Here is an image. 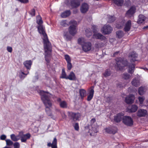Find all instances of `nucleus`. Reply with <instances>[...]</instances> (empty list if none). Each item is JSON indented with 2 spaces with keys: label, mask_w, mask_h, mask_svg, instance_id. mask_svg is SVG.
Masks as SVG:
<instances>
[{
  "label": "nucleus",
  "mask_w": 148,
  "mask_h": 148,
  "mask_svg": "<svg viewBox=\"0 0 148 148\" xmlns=\"http://www.w3.org/2000/svg\"><path fill=\"white\" fill-rule=\"evenodd\" d=\"M36 21L37 23L39 25L38 27V31L40 34H42L43 37V40L45 49V60L47 63H49L51 56L50 53L51 51V45L45 33V29L42 25L43 21L40 16H37Z\"/></svg>",
  "instance_id": "1"
},
{
  "label": "nucleus",
  "mask_w": 148,
  "mask_h": 148,
  "mask_svg": "<svg viewBox=\"0 0 148 148\" xmlns=\"http://www.w3.org/2000/svg\"><path fill=\"white\" fill-rule=\"evenodd\" d=\"M138 55L135 52H132L129 54V58L130 60L131 64H128V72L130 74H132L134 71L135 64L134 62L137 60Z\"/></svg>",
  "instance_id": "2"
},
{
  "label": "nucleus",
  "mask_w": 148,
  "mask_h": 148,
  "mask_svg": "<svg viewBox=\"0 0 148 148\" xmlns=\"http://www.w3.org/2000/svg\"><path fill=\"white\" fill-rule=\"evenodd\" d=\"M40 94L41 96V99L44 104L46 108H50L52 106L51 101L49 99L50 94L48 92L41 91Z\"/></svg>",
  "instance_id": "3"
},
{
  "label": "nucleus",
  "mask_w": 148,
  "mask_h": 148,
  "mask_svg": "<svg viewBox=\"0 0 148 148\" xmlns=\"http://www.w3.org/2000/svg\"><path fill=\"white\" fill-rule=\"evenodd\" d=\"M78 43L81 45L83 50L87 52L90 51L91 48L92 44L90 42H86L84 38H79L78 40Z\"/></svg>",
  "instance_id": "4"
},
{
  "label": "nucleus",
  "mask_w": 148,
  "mask_h": 148,
  "mask_svg": "<svg viewBox=\"0 0 148 148\" xmlns=\"http://www.w3.org/2000/svg\"><path fill=\"white\" fill-rule=\"evenodd\" d=\"M116 60V63L115 65V68L117 70H121L123 67L128 65L126 60H123L120 58L117 59Z\"/></svg>",
  "instance_id": "5"
},
{
  "label": "nucleus",
  "mask_w": 148,
  "mask_h": 148,
  "mask_svg": "<svg viewBox=\"0 0 148 148\" xmlns=\"http://www.w3.org/2000/svg\"><path fill=\"white\" fill-rule=\"evenodd\" d=\"M77 22L74 20H71L69 22V24L71 25L68 29L69 34L73 36H74L77 32V28L76 25Z\"/></svg>",
  "instance_id": "6"
},
{
  "label": "nucleus",
  "mask_w": 148,
  "mask_h": 148,
  "mask_svg": "<svg viewBox=\"0 0 148 148\" xmlns=\"http://www.w3.org/2000/svg\"><path fill=\"white\" fill-rule=\"evenodd\" d=\"M68 116L71 120L72 122H75L79 120L81 118V114L79 112H68Z\"/></svg>",
  "instance_id": "7"
},
{
  "label": "nucleus",
  "mask_w": 148,
  "mask_h": 148,
  "mask_svg": "<svg viewBox=\"0 0 148 148\" xmlns=\"http://www.w3.org/2000/svg\"><path fill=\"white\" fill-rule=\"evenodd\" d=\"M123 122L125 125L128 126H131L133 125V120L130 116H124Z\"/></svg>",
  "instance_id": "8"
},
{
  "label": "nucleus",
  "mask_w": 148,
  "mask_h": 148,
  "mask_svg": "<svg viewBox=\"0 0 148 148\" xmlns=\"http://www.w3.org/2000/svg\"><path fill=\"white\" fill-rule=\"evenodd\" d=\"M112 30V27L109 25H105L101 29L102 33L105 34L111 33Z\"/></svg>",
  "instance_id": "9"
},
{
  "label": "nucleus",
  "mask_w": 148,
  "mask_h": 148,
  "mask_svg": "<svg viewBox=\"0 0 148 148\" xmlns=\"http://www.w3.org/2000/svg\"><path fill=\"white\" fill-rule=\"evenodd\" d=\"M135 99L134 95H130L127 96L125 99V102L128 104H131L133 103Z\"/></svg>",
  "instance_id": "10"
},
{
  "label": "nucleus",
  "mask_w": 148,
  "mask_h": 148,
  "mask_svg": "<svg viewBox=\"0 0 148 148\" xmlns=\"http://www.w3.org/2000/svg\"><path fill=\"white\" fill-rule=\"evenodd\" d=\"M124 117V114L123 113H119L114 116V121L117 123L119 122L122 120H123Z\"/></svg>",
  "instance_id": "11"
},
{
  "label": "nucleus",
  "mask_w": 148,
  "mask_h": 148,
  "mask_svg": "<svg viewBox=\"0 0 148 148\" xmlns=\"http://www.w3.org/2000/svg\"><path fill=\"white\" fill-rule=\"evenodd\" d=\"M135 10L136 8L135 7H132L126 13V16L129 17L132 16L135 13Z\"/></svg>",
  "instance_id": "12"
},
{
  "label": "nucleus",
  "mask_w": 148,
  "mask_h": 148,
  "mask_svg": "<svg viewBox=\"0 0 148 148\" xmlns=\"http://www.w3.org/2000/svg\"><path fill=\"white\" fill-rule=\"evenodd\" d=\"M147 114V111L146 110L140 109L138 110L137 113V115L140 117L145 116Z\"/></svg>",
  "instance_id": "13"
},
{
  "label": "nucleus",
  "mask_w": 148,
  "mask_h": 148,
  "mask_svg": "<svg viewBox=\"0 0 148 148\" xmlns=\"http://www.w3.org/2000/svg\"><path fill=\"white\" fill-rule=\"evenodd\" d=\"M88 4L86 3H84L82 5L80 10L82 13H84L88 11Z\"/></svg>",
  "instance_id": "14"
},
{
  "label": "nucleus",
  "mask_w": 148,
  "mask_h": 148,
  "mask_svg": "<svg viewBox=\"0 0 148 148\" xmlns=\"http://www.w3.org/2000/svg\"><path fill=\"white\" fill-rule=\"evenodd\" d=\"M131 26V21L130 20L128 21L125 24L124 28V30L126 32L129 31Z\"/></svg>",
  "instance_id": "15"
},
{
  "label": "nucleus",
  "mask_w": 148,
  "mask_h": 148,
  "mask_svg": "<svg viewBox=\"0 0 148 148\" xmlns=\"http://www.w3.org/2000/svg\"><path fill=\"white\" fill-rule=\"evenodd\" d=\"M106 132L110 134H114L117 132V128L115 127L107 128L105 129Z\"/></svg>",
  "instance_id": "16"
},
{
  "label": "nucleus",
  "mask_w": 148,
  "mask_h": 148,
  "mask_svg": "<svg viewBox=\"0 0 148 148\" xmlns=\"http://www.w3.org/2000/svg\"><path fill=\"white\" fill-rule=\"evenodd\" d=\"M93 37L94 38L100 39L101 40H104L106 38L104 36L99 33L94 34Z\"/></svg>",
  "instance_id": "17"
},
{
  "label": "nucleus",
  "mask_w": 148,
  "mask_h": 148,
  "mask_svg": "<svg viewBox=\"0 0 148 148\" xmlns=\"http://www.w3.org/2000/svg\"><path fill=\"white\" fill-rule=\"evenodd\" d=\"M31 135L29 133L23 134L21 137V141L22 142H25L27 139L30 138Z\"/></svg>",
  "instance_id": "18"
},
{
  "label": "nucleus",
  "mask_w": 148,
  "mask_h": 148,
  "mask_svg": "<svg viewBox=\"0 0 148 148\" xmlns=\"http://www.w3.org/2000/svg\"><path fill=\"white\" fill-rule=\"evenodd\" d=\"M32 64V62L31 60H27L23 62V64L27 69V71L30 69Z\"/></svg>",
  "instance_id": "19"
},
{
  "label": "nucleus",
  "mask_w": 148,
  "mask_h": 148,
  "mask_svg": "<svg viewBox=\"0 0 148 148\" xmlns=\"http://www.w3.org/2000/svg\"><path fill=\"white\" fill-rule=\"evenodd\" d=\"M138 108V107L137 106L133 105L128 107V111L129 112H135L137 110Z\"/></svg>",
  "instance_id": "20"
},
{
  "label": "nucleus",
  "mask_w": 148,
  "mask_h": 148,
  "mask_svg": "<svg viewBox=\"0 0 148 148\" xmlns=\"http://www.w3.org/2000/svg\"><path fill=\"white\" fill-rule=\"evenodd\" d=\"M80 5L79 0H71V5L73 8H76Z\"/></svg>",
  "instance_id": "21"
},
{
  "label": "nucleus",
  "mask_w": 148,
  "mask_h": 148,
  "mask_svg": "<svg viewBox=\"0 0 148 148\" xmlns=\"http://www.w3.org/2000/svg\"><path fill=\"white\" fill-rule=\"evenodd\" d=\"M57 140L56 138H54L53 139L52 144L51 143H48L47 145L48 146L52 147V148H57Z\"/></svg>",
  "instance_id": "22"
},
{
  "label": "nucleus",
  "mask_w": 148,
  "mask_h": 148,
  "mask_svg": "<svg viewBox=\"0 0 148 148\" xmlns=\"http://www.w3.org/2000/svg\"><path fill=\"white\" fill-rule=\"evenodd\" d=\"M93 88L94 87L92 86V87L91 88V90H90L89 92V95L88 96L87 100L88 101H89L90 100H91V99H92L93 97L94 92V90L93 89Z\"/></svg>",
  "instance_id": "23"
},
{
  "label": "nucleus",
  "mask_w": 148,
  "mask_h": 148,
  "mask_svg": "<svg viewBox=\"0 0 148 148\" xmlns=\"http://www.w3.org/2000/svg\"><path fill=\"white\" fill-rule=\"evenodd\" d=\"M76 78L75 75L73 72H71L69 75L67 76L66 79H69L70 80H74Z\"/></svg>",
  "instance_id": "24"
},
{
  "label": "nucleus",
  "mask_w": 148,
  "mask_h": 148,
  "mask_svg": "<svg viewBox=\"0 0 148 148\" xmlns=\"http://www.w3.org/2000/svg\"><path fill=\"white\" fill-rule=\"evenodd\" d=\"M132 85L138 87L140 85V81L139 80L136 78L133 79L131 82Z\"/></svg>",
  "instance_id": "25"
},
{
  "label": "nucleus",
  "mask_w": 148,
  "mask_h": 148,
  "mask_svg": "<svg viewBox=\"0 0 148 148\" xmlns=\"http://www.w3.org/2000/svg\"><path fill=\"white\" fill-rule=\"evenodd\" d=\"M145 17L143 15H140L139 16L137 23L138 24H141L144 22L145 19Z\"/></svg>",
  "instance_id": "26"
},
{
  "label": "nucleus",
  "mask_w": 148,
  "mask_h": 148,
  "mask_svg": "<svg viewBox=\"0 0 148 148\" xmlns=\"http://www.w3.org/2000/svg\"><path fill=\"white\" fill-rule=\"evenodd\" d=\"M114 3L118 6H122L124 2L123 0H113Z\"/></svg>",
  "instance_id": "27"
},
{
  "label": "nucleus",
  "mask_w": 148,
  "mask_h": 148,
  "mask_svg": "<svg viewBox=\"0 0 148 148\" xmlns=\"http://www.w3.org/2000/svg\"><path fill=\"white\" fill-rule=\"evenodd\" d=\"M60 106L61 108H66L67 107V104L65 101H62L60 102Z\"/></svg>",
  "instance_id": "28"
},
{
  "label": "nucleus",
  "mask_w": 148,
  "mask_h": 148,
  "mask_svg": "<svg viewBox=\"0 0 148 148\" xmlns=\"http://www.w3.org/2000/svg\"><path fill=\"white\" fill-rule=\"evenodd\" d=\"M71 14L70 10H68L63 12L61 14V16L63 18H65L67 16H69Z\"/></svg>",
  "instance_id": "29"
},
{
  "label": "nucleus",
  "mask_w": 148,
  "mask_h": 148,
  "mask_svg": "<svg viewBox=\"0 0 148 148\" xmlns=\"http://www.w3.org/2000/svg\"><path fill=\"white\" fill-rule=\"evenodd\" d=\"M124 35L123 31L119 30L116 32V36L119 38H122Z\"/></svg>",
  "instance_id": "30"
},
{
  "label": "nucleus",
  "mask_w": 148,
  "mask_h": 148,
  "mask_svg": "<svg viewBox=\"0 0 148 148\" xmlns=\"http://www.w3.org/2000/svg\"><path fill=\"white\" fill-rule=\"evenodd\" d=\"M86 91L83 89H81L79 90V94L82 99L86 96Z\"/></svg>",
  "instance_id": "31"
},
{
  "label": "nucleus",
  "mask_w": 148,
  "mask_h": 148,
  "mask_svg": "<svg viewBox=\"0 0 148 148\" xmlns=\"http://www.w3.org/2000/svg\"><path fill=\"white\" fill-rule=\"evenodd\" d=\"M145 89L143 87H140L138 90V92L140 95H143L145 92Z\"/></svg>",
  "instance_id": "32"
},
{
  "label": "nucleus",
  "mask_w": 148,
  "mask_h": 148,
  "mask_svg": "<svg viewBox=\"0 0 148 148\" xmlns=\"http://www.w3.org/2000/svg\"><path fill=\"white\" fill-rule=\"evenodd\" d=\"M108 22L111 23L114 22L115 20L114 17L113 16L108 15Z\"/></svg>",
  "instance_id": "33"
},
{
  "label": "nucleus",
  "mask_w": 148,
  "mask_h": 148,
  "mask_svg": "<svg viewBox=\"0 0 148 148\" xmlns=\"http://www.w3.org/2000/svg\"><path fill=\"white\" fill-rule=\"evenodd\" d=\"M18 137V136H16L14 134H12L10 135L11 139L14 141H17L19 139Z\"/></svg>",
  "instance_id": "34"
},
{
  "label": "nucleus",
  "mask_w": 148,
  "mask_h": 148,
  "mask_svg": "<svg viewBox=\"0 0 148 148\" xmlns=\"http://www.w3.org/2000/svg\"><path fill=\"white\" fill-rule=\"evenodd\" d=\"M86 35L87 36L89 37L92 35V32L91 30L90 29H87L85 31Z\"/></svg>",
  "instance_id": "35"
},
{
  "label": "nucleus",
  "mask_w": 148,
  "mask_h": 148,
  "mask_svg": "<svg viewBox=\"0 0 148 148\" xmlns=\"http://www.w3.org/2000/svg\"><path fill=\"white\" fill-rule=\"evenodd\" d=\"M122 77L124 79L127 80L130 78V75L127 73H124L122 75Z\"/></svg>",
  "instance_id": "36"
},
{
  "label": "nucleus",
  "mask_w": 148,
  "mask_h": 148,
  "mask_svg": "<svg viewBox=\"0 0 148 148\" xmlns=\"http://www.w3.org/2000/svg\"><path fill=\"white\" fill-rule=\"evenodd\" d=\"M45 111L47 114L49 116H50L52 118L53 116V115L51 113L50 108H46Z\"/></svg>",
  "instance_id": "37"
},
{
  "label": "nucleus",
  "mask_w": 148,
  "mask_h": 148,
  "mask_svg": "<svg viewBox=\"0 0 148 148\" xmlns=\"http://www.w3.org/2000/svg\"><path fill=\"white\" fill-rule=\"evenodd\" d=\"M29 73V71H27V73H25L24 72L22 71L21 72V73H20V77L21 78L24 79L25 76L24 75H26Z\"/></svg>",
  "instance_id": "38"
},
{
  "label": "nucleus",
  "mask_w": 148,
  "mask_h": 148,
  "mask_svg": "<svg viewBox=\"0 0 148 148\" xmlns=\"http://www.w3.org/2000/svg\"><path fill=\"white\" fill-rule=\"evenodd\" d=\"M111 74L110 71L109 70H106L103 73V75L105 77L109 76Z\"/></svg>",
  "instance_id": "39"
},
{
  "label": "nucleus",
  "mask_w": 148,
  "mask_h": 148,
  "mask_svg": "<svg viewBox=\"0 0 148 148\" xmlns=\"http://www.w3.org/2000/svg\"><path fill=\"white\" fill-rule=\"evenodd\" d=\"M64 37L67 41L70 40L71 39V36L68 34L67 33H66L64 34Z\"/></svg>",
  "instance_id": "40"
},
{
  "label": "nucleus",
  "mask_w": 148,
  "mask_h": 148,
  "mask_svg": "<svg viewBox=\"0 0 148 148\" xmlns=\"http://www.w3.org/2000/svg\"><path fill=\"white\" fill-rule=\"evenodd\" d=\"M61 77L62 78H65L66 79H67V76H66V73L64 69H62V70Z\"/></svg>",
  "instance_id": "41"
},
{
  "label": "nucleus",
  "mask_w": 148,
  "mask_h": 148,
  "mask_svg": "<svg viewBox=\"0 0 148 148\" xmlns=\"http://www.w3.org/2000/svg\"><path fill=\"white\" fill-rule=\"evenodd\" d=\"M6 145L8 146H11L13 145V142L10 139H6L5 140Z\"/></svg>",
  "instance_id": "42"
},
{
  "label": "nucleus",
  "mask_w": 148,
  "mask_h": 148,
  "mask_svg": "<svg viewBox=\"0 0 148 148\" xmlns=\"http://www.w3.org/2000/svg\"><path fill=\"white\" fill-rule=\"evenodd\" d=\"M65 59L67 62H71V60L70 56L67 55H66L64 56Z\"/></svg>",
  "instance_id": "43"
},
{
  "label": "nucleus",
  "mask_w": 148,
  "mask_h": 148,
  "mask_svg": "<svg viewBox=\"0 0 148 148\" xmlns=\"http://www.w3.org/2000/svg\"><path fill=\"white\" fill-rule=\"evenodd\" d=\"M145 98L144 97H138V99L140 101V103L142 104L143 103V101H144Z\"/></svg>",
  "instance_id": "44"
},
{
  "label": "nucleus",
  "mask_w": 148,
  "mask_h": 148,
  "mask_svg": "<svg viewBox=\"0 0 148 148\" xmlns=\"http://www.w3.org/2000/svg\"><path fill=\"white\" fill-rule=\"evenodd\" d=\"M60 24L61 26L63 27H66L68 25V24L66 23L65 21H62L60 22Z\"/></svg>",
  "instance_id": "45"
},
{
  "label": "nucleus",
  "mask_w": 148,
  "mask_h": 148,
  "mask_svg": "<svg viewBox=\"0 0 148 148\" xmlns=\"http://www.w3.org/2000/svg\"><path fill=\"white\" fill-rule=\"evenodd\" d=\"M67 67L68 70H70L71 69L72 65L71 62H67Z\"/></svg>",
  "instance_id": "46"
},
{
  "label": "nucleus",
  "mask_w": 148,
  "mask_h": 148,
  "mask_svg": "<svg viewBox=\"0 0 148 148\" xmlns=\"http://www.w3.org/2000/svg\"><path fill=\"white\" fill-rule=\"evenodd\" d=\"M14 148H19L20 147V144L18 142H16L13 145Z\"/></svg>",
  "instance_id": "47"
},
{
  "label": "nucleus",
  "mask_w": 148,
  "mask_h": 148,
  "mask_svg": "<svg viewBox=\"0 0 148 148\" xmlns=\"http://www.w3.org/2000/svg\"><path fill=\"white\" fill-rule=\"evenodd\" d=\"M30 14L32 16H34L35 15V10L34 9H32L30 12Z\"/></svg>",
  "instance_id": "48"
},
{
  "label": "nucleus",
  "mask_w": 148,
  "mask_h": 148,
  "mask_svg": "<svg viewBox=\"0 0 148 148\" xmlns=\"http://www.w3.org/2000/svg\"><path fill=\"white\" fill-rule=\"evenodd\" d=\"M95 47L96 48H100L103 46V44L100 43H97L95 44Z\"/></svg>",
  "instance_id": "49"
},
{
  "label": "nucleus",
  "mask_w": 148,
  "mask_h": 148,
  "mask_svg": "<svg viewBox=\"0 0 148 148\" xmlns=\"http://www.w3.org/2000/svg\"><path fill=\"white\" fill-rule=\"evenodd\" d=\"M74 128L76 130H78L79 129V126L78 123H75L74 126Z\"/></svg>",
  "instance_id": "50"
},
{
  "label": "nucleus",
  "mask_w": 148,
  "mask_h": 148,
  "mask_svg": "<svg viewBox=\"0 0 148 148\" xmlns=\"http://www.w3.org/2000/svg\"><path fill=\"white\" fill-rule=\"evenodd\" d=\"M21 3H26L28 2V0H18Z\"/></svg>",
  "instance_id": "51"
},
{
  "label": "nucleus",
  "mask_w": 148,
  "mask_h": 148,
  "mask_svg": "<svg viewBox=\"0 0 148 148\" xmlns=\"http://www.w3.org/2000/svg\"><path fill=\"white\" fill-rule=\"evenodd\" d=\"M124 22H123V23H122V24H121L120 25L119 24H117L116 25V27L118 28H121L123 26V23Z\"/></svg>",
  "instance_id": "52"
},
{
  "label": "nucleus",
  "mask_w": 148,
  "mask_h": 148,
  "mask_svg": "<svg viewBox=\"0 0 148 148\" xmlns=\"http://www.w3.org/2000/svg\"><path fill=\"white\" fill-rule=\"evenodd\" d=\"M6 137V136L5 135H2L0 136V139L2 140H5Z\"/></svg>",
  "instance_id": "53"
},
{
  "label": "nucleus",
  "mask_w": 148,
  "mask_h": 148,
  "mask_svg": "<svg viewBox=\"0 0 148 148\" xmlns=\"http://www.w3.org/2000/svg\"><path fill=\"white\" fill-rule=\"evenodd\" d=\"M7 50L10 53L12 52V48L11 47H7Z\"/></svg>",
  "instance_id": "54"
},
{
  "label": "nucleus",
  "mask_w": 148,
  "mask_h": 148,
  "mask_svg": "<svg viewBox=\"0 0 148 148\" xmlns=\"http://www.w3.org/2000/svg\"><path fill=\"white\" fill-rule=\"evenodd\" d=\"M96 121V119L95 118L92 119L90 121V122L91 123H93Z\"/></svg>",
  "instance_id": "55"
},
{
  "label": "nucleus",
  "mask_w": 148,
  "mask_h": 148,
  "mask_svg": "<svg viewBox=\"0 0 148 148\" xmlns=\"http://www.w3.org/2000/svg\"><path fill=\"white\" fill-rule=\"evenodd\" d=\"M62 116L63 118L65 119L66 117V116L64 112L62 114Z\"/></svg>",
  "instance_id": "56"
},
{
  "label": "nucleus",
  "mask_w": 148,
  "mask_h": 148,
  "mask_svg": "<svg viewBox=\"0 0 148 148\" xmlns=\"http://www.w3.org/2000/svg\"><path fill=\"white\" fill-rule=\"evenodd\" d=\"M119 51H117L114 53L113 54V56H115L117 54L119 53Z\"/></svg>",
  "instance_id": "57"
},
{
  "label": "nucleus",
  "mask_w": 148,
  "mask_h": 148,
  "mask_svg": "<svg viewBox=\"0 0 148 148\" xmlns=\"http://www.w3.org/2000/svg\"><path fill=\"white\" fill-rule=\"evenodd\" d=\"M143 29H148V25L144 27L143 28Z\"/></svg>",
  "instance_id": "58"
},
{
  "label": "nucleus",
  "mask_w": 148,
  "mask_h": 148,
  "mask_svg": "<svg viewBox=\"0 0 148 148\" xmlns=\"http://www.w3.org/2000/svg\"><path fill=\"white\" fill-rule=\"evenodd\" d=\"M4 148H11L10 147H9L6 146V147H4Z\"/></svg>",
  "instance_id": "59"
},
{
  "label": "nucleus",
  "mask_w": 148,
  "mask_h": 148,
  "mask_svg": "<svg viewBox=\"0 0 148 148\" xmlns=\"http://www.w3.org/2000/svg\"><path fill=\"white\" fill-rule=\"evenodd\" d=\"M60 100H61V99H58V101H60Z\"/></svg>",
  "instance_id": "60"
},
{
  "label": "nucleus",
  "mask_w": 148,
  "mask_h": 148,
  "mask_svg": "<svg viewBox=\"0 0 148 148\" xmlns=\"http://www.w3.org/2000/svg\"><path fill=\"white\" fill-rule=\"evenodd\" d=\"M94 132H96H96H97V131L96 130V131H94Z\"/></svg>",
  "instance_id": "61"
},
{
  "label": "nucleus",
  "mask_w": 148,
  "mask_h": 148,
  "mask_svg": "<svg viewBox=\"0 0 148 148\" xmlns=\"http://www.w3.org/2000/svg\"><path fill=\"white\" fill-rule=\"evenodd\" d=\"M143 69H144V70H145V69H147L146 68H143Z\"/></svg>",
  "instance_id": "62"
},
{
  "label": "nucleus",
  "mask_w": 148,
  "mask_h": 148,
  "mask_svg": "<svg viewBox=\"0 0 148 148\" xmlns=\"http://www.w3.org/2000/svg\"><path fill=\"white\" fill-rule=\"evenodd\" d=\"M93 32H95V30L93 29Z\"/></svg>",
  "instance_id": "63"
}]
</instances>
